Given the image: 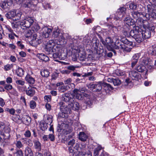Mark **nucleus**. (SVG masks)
<instances>
[{
  "mask_svg": "<svg viewBox=\"0 0 156 156\" xmlns=\"http://www.w3.org/2000/svg\"><path fill=\"white\" fill-rule=\"evenodd\" d=\"M16 147L19 149L22 148L23 147V145L20 141H17L15 143Z\"/></svg>",
  "mask_w": 156,
  "mask_h": 156,
  "instance_id": "nucleus-49",
  "label": "nucleus"
},
{
  "mask_svg": "<svg viewBox=\"0 0 156 156\" xmlns=\"http://www.w3.org/2000/svg\"><path fill=\"white\" fill-rule=\"evenodd\" d=\"M122 44H120L119 45L114 44V46H113L112 45H111L112 49V48L116 49H122Z\"/></svg>",
  "mask_w": 156,
  "mask_h": 156,
  "instance_id": "nucleus-55",
  "label": "nucleus"
},
{
  "mask_svg": "<svg viewBox=\"0 0 156 156\" xmlns=\"http://www.w3.org/2000/svg\"><path fill=\"white\" fill-rule=\"evenodd\" d=\"M75 140L73 139L72 140H69L67 143L68 145L70 146V147H73L74 144H75Z\"/></svg>",
  "mask_w": 156,
  "mask_h": 156,
  "instance_id": "nucleus-62",
  "label": "nucleus"
},
{
  "mask_svg": "<svg viewBox=\"0 0 156 156\" xmlns=\"http://www.w3.org/2000/svg\"><path fill=\"white\" fill-rule=\"evenodd\" d=\"M14 156H23L22 151L21 150H18L14 153Z\"/></svg>",
  "mask_w": 156,
  "mask_h": 156,
  "instance_id": "nucleus-53",
  "label": "nucleus"
},
{
  "mask_svg": "<svg viewBox=\"0 0 156 156\" xmlns=\"http://www.w3.org/2000/svg\"><path fill=\"white\" fill-rule=\"evenodd\" d=\"M12 67V66L10 64H7L4 66V69L5 71H8L11 69Z\"/></svg>",
  "mask_w": 156,
  "mask_h": 156,
  "instance_id": "nucleus-60",
  "label": "nucleus"
},
{
  "mask_svg": "<svg viewBox=\"0 0 156 156\" xmlns=\"http://www.w3.org/2000/svg\"><path fill=\"white\" fill-rule=\"evenodd\" d=\"M52 37L55 38H57L59 41H62L64 39L62 34H60L58 30H56L53 31L52 35Z\"/></svg>",
  "mask_w": 156,
  "mask_h": 156,
  "instance_id": "nucleus-17",
  "label": "nucleus"
},
{
  "mask_svg": "<svg viewBox=\"0 0 156 156\" xmlns=\"http://www.w3.org/2000/svg\"><path fill=\"white\" fill-rule=\"evenodd\" d=\"M136 23L139 25L138 26L140 28L145 30L148 29L149 27V24L147 20H144L141 18L137 19L136 21Z\"/></svg>",
  "mask_w": 156,
  "mask_h": 156,
  "instance_id": "nucleus-7",
  "label": "nucleus"
},
{
  "mask_svg": "<svg viewBox=\"0 0 156 156\" xmlns=\"http://www.w3.org/2000/svg\"><path fill=\"white\" fill-rule=\"evenodd\" d=\"M148 51L149 54H151L152 55H156V53L154 50V48L152 47L150 48Z\"/></svg>",
  "mask_w": 156,
  "mask_h": 156,
  "instance_id": "nucleus-50",
  "label": "nucleus"
},
{
  "mask_svg": "<svg viewBox=\"0 0 156 156\" xmlns=\"http://www.w3.org/2000/svg\"><path fill=\"white\" fill-rule=\"evenodd\" d=\"M121 41L122 43V44L125 45L126 46H133V42L129 41L126 37H124L122 38Z\"/></svg>",
  "mask_w": 156,
  "mask_h": 156,
  "instance_id": "nucleus-25",
  "label": "nucleus"
},
{
  "mask_svg": "<svg viewBox=\"0 0 156 156\" xmlns=\"http://www.w3.org/2000/svg\"><path fill=\"white\" fill-rule=\"evenodd\" d=\"M39 127L41 130H45L48 128L47 123H45L44 121H41L40 123Z\"/></svg>",
  "mask_w": 156,
  "mask_h": 156,
  "instance_id": "nucleus-33",
  "label": "nucleus"
},
{
  "mask_svg": "<svg viewBox=\"0 0 156 156\" xmlns=\"http://www.w3.org/2000/svg\"><path fill=\"white\" fill-rule=\"evenodd\" d=\"M39 29L40 27L37 24H34L32 28V30L34 32L37 31Z\"/></svg>",
  "mask_w": 156,
  "mask_h": 156,
  "instance_id": "nucleus-47",
  "label": "nucleus"
},
{
  "mask_svg": "<svg viewBox=\"0 0 156 156\" xmlns=\"http://www.w3.org/2000/svg\"><path fill=\"white\" fill-rule=\"evenodd\" d=\"M87 136L84 132H80L79 134V138L82 141H84L86 140Z\"/></svg>",
  "mask_w": 156,
  "mask_h": 156,
  "instance_id": "nucleus-34",
  "label": "nucleus"
},
{
  "mask_svg": "<svg viewBox=\"0 0 156 156\" xmlns=\"http://www.w3.org/2000/svg\"><path fill=\"white\" fill-rule=\"evenodd\" d=\"M140 54H135L132 57V60H135L138 61V59L140 57Z\"/></svg>",
  "mask_w": 156,
  "mask_h": 156,
  "instance_id": "nucleus-57",
  "label": "nucleus"
},
{
  "mask_svg": "<svg viewBox=\"0 0 156 156\" xmlns=\"http://www.w3.org/2000/svg\"><path fill=\"white\" fill-rule=\"evenodd\" d=\"M146 69V67L143 65L138 66L136 68V70L139 72H143Z\"/></svg>",
  "mask_w": 156,
  "mask_h": 156,
  "instance_id": "nucleus-40",
  "label": "nucleus"
},
{
  "mask_svg": "<svg viewBox=\"0 0 156 156\" xmlns=\"http://www.w3.org/2000/svg\"><path fill=\"white\" fill-rule=\"evenodd\" d=\"M73 96L76 99L81 100L83 99V95L80 92L78 89L75 88L73 90Z\"/></svg>",
  "mask_w": 156,
  "mask_h": 156,
  "instance_id": "nucleus-16",
  "label": "nucleus"
},
{
  "mask_svg": "<svg viewBox=\"0 0 156 156\" xmlns=\"http://www.w3.org/2000/svg\"><path fill=\"white\" fill-rule=\"evenodd\" d=\"M24 119L25 120V123L27 125H28L31 122V118L28 116L25 115L24 117Z\"/></svg>",
  "mask_w": 156,
  "mask_h": 156,
  "instance_id": "nucleus-43",
  "label": "nucleus"
},
{
  "mask_svg": "<svg viewBox=\"0 0 156 156\" xmlns=\"http://www.w3.org/2000/svg\"><path fill=\"white\" fill-rule=\"evenodd\" d=\"M154 4H149L147 5V8L148 9L149 15H151V16L153 18H156V13L155 12V9H154Z\"/></svg>",
  "mask_w": 156,
  "mask_h": 156,
  "instance_id": "nucleus-12",
  "label": "nucleus"
},
{
  "mask_svg": "<svg viewBox=\"0 0 156 156\" xmlns=\"http://www.w3.org/2000/svg\"><path fill=\"white\" fill-rule=\"evenodd\" d=\"M34 33L33 31H32V30H29L26 32L25 36L26 37H31Z\"/></svg>",
  "mask_w": 156,
  "mask_h": 156,
  "instance_id": "nucleus-44",
  "label": "nucleus"
},
{
  "mask_svg": "<svg viewBox=\"0 0 156 156\" xmlns=\"http://www.w3.org/2000/svg\"><path fill=\"white\" fill-rule=\"evenodd\" d=\"M107 81L109 82L112 83L114 86H119L121 83V80L118 78H113L110 77L107 78Z\"/></svg>",
  "mask_w": 156,
  "mask_h": 156,
  "instance_id": "nucleus-20",
  "label": "nucleus"
},
{
  "mask_svg": "<svg viewBox=\"0 0 156 156\" xmlns=\"http://www.w3.org/2000/svg\"><path fill=\"white\" fill-rule=\"evenodd\" d=\"M141 34L143 36L144 39H148L151 36V32L148 29L145 30L141 29Z\"/></svg>",
  "mask_w": 156,
  "mask_h": 156,
  "instance_id": "nucleus-22",
  "label": "nucleus"
},
{
  "mask_svg": "<svg viewBox=\"0 0 156 156\" xmlns=\"http://www.w3.org/2000/svg\"><path fill=\"white\" fill-rule=\"evenodd\" d=\"M24 135L26 137L29 138L30 137L31 135L30 131L29 130L26 131L24 133Z\"/></svg>",
  "mask_w": 156,
  "mask_h": 156,
  "instance_id": "nucleus-64",
  "label": "nucleus"
},
{
  "mask_svg": "<svg viewBox=\"0 0 156 156\" xmlns=\"http://www.w3.org/2000/svg\"><path fill=\"white\" fill-rule=\"evenodd\" d=\"M126 8L124 7H122L119 9L116 12L119 14L120 15H122V18L126 14Z\"/></svg>",
  "mask_w": 156,
  "mask_h": 156,
  "instance_id": "nucleus-32",
  "label": "nucleus"
},
{
  "mask_svg": "<svg viewBox=\"0 0 156 156\" xmlns=\"http://www.w3.org/2000/svg\"><path fill=\"white\" fill-rule=\"evenodd\" d=\"M129 78L126 80V81L128 84V83L132 82L131 79L132 80H137L140 76L138 73L135 71H131L129 73Z\"/></svg>",
  "mask_w": 156,
  "mask_h": 156,
  "instance_id": "nucleus-9",
  "label": "nucleus"
},
{
  "mask_svg": "<svg viewBox=\"0 0 156 156\" xmlns=\"http://www.w3.org/2000/svg\"><path fill=\"white\" fill-rule=\"evenodd\" d=\"M19 4L23 3L24 4V6L25 7L31 8L34 6L33 1H27L25 2V0H14Z\"/></svg>",
  "mask_w": 156,
  "mask_h": 156,
  "instance_id": "nucleus-13",
  "label": "nucleus"
},
{
  "mask_svg": "<svg viewBox=\"0 0 156 156\" xmlns=\"http://www.w3.org/2000/svg\"><path fill=\"white\" fill-rule=\"evenodd\" d=\"M129 46H126L125 45L122 44V49L124 51L129 52H130L132 49V48L129 47Z\"/></svg>",
  "mask_w": 156,
  "mask_h": 156,
  "instance_id": "nucleus-45",
  "label": "nucleus"
},
{
  "mask_svg": "<svg viewBox=\"0 0 156 156\" xmlns=\"http://www.w3.org/2000/svg\"><path fill=\"white\" fill-rule=\"evenodd\" d=\"M102 149L101 147L99 145L97 148H95L94 150L93 156H98V153Z\"/></svg>",
  "mask_w": 156,
  "mask_h": 156,
  "instance_id": "nucleus-42",
  "label": "nucleus"
},
{
  "mask_svg": "<svg viewBox=\"0 0 156 156\" xmlns=\"http://www.w3.org/2000/svg\"><path fill=\"white\" fill-rule=\"evenodd\" d=\"M72 81V79L71 78H69L64 80V82L65 84H67L69 85H70L71 88H72L73 87H74L75 85L73 83H71Z\"/></svg>",
  "mask_w": 156,
  "mask_h": 156,
  "instance_id": "nucleus-38",
  "label": "nucleus"
},
{
  "mask_svg": "<svg viewBox=\"0 0 156 156\" xmlns=\"http://www.w3.org/2000/svg\"><path fill=\"white\" fill-rule=\"evenodd\" d=\"M22 13L19 10L13 9L11 10L5 14V16L7 19H12L15 18L16 20L20 19Z\"/></svg>",
  "mask_w": 156,
  "mask_h": 156,
  "instance_id": "nucleus-4",
  "label": "nucleus"
},
{
  "mask_svg": "<svg viewBox=\"0 0 156 156\" xmlns=\"http://www.w3.org/2000/svg\"><path fill=\"white\" fill-rule=\"evenodd\" d=\"M24 71L21 68L18 67L16 70V73L18 76H22L24 74Z\"/></svg>",
  "mask_w": 156,
  "mask_h": 156,
  "instance_id": "nucleus-37",
  "label": "nucleus"
},
{
  "mask_svg": "<svg viewBox=\"0 0 156 156\" xmlns=\"http://www.w3.org/2000/svg\"><path fill=\"white\" fill-rule=\"evenodd\" d=\"M5 110L9 112L10 114L12 115H14L15 112V109L13 108L10 109L8 108H6Z\"/></svg>",
  "mask_w": 156,
  "mask_h": 156,
  "instance_id": "nucleus-51",
  "label": "nucleus"
},
{
  "mask_svg": "<svg viewBox=\"0 0 156 156\" xmlns=\"http://www.w3.org/2000/svg\"><path fill=\"white\" fill-rule=\"evenodd\" d=\"M25 156H34L33 152L30 148L27 147L25 150Z\"/></svg>",
  "mask_w": 156,
  "mask_h": 156,
  "instance_id": "nucleus-29",
  "label": "nucleus"
},
{
  "mask_svg": "<svg viewBox=\"0 0 156 156\" xmlns=\"http://www.w3.org/2000/svg\"><path fill=\"white\" fill-rule=\"evenodd\" d=\"M102 43L109 50H112L111 45H112L113 40L110 37H107L106 38L105 41H101Z\"/></svg>",
  "mask_w": 156,
  "mask_h": 156,
  "instance_id": "nucleus-11",
  "label": "nucleus"
},
{
  "mask_svg": "<svg viewBox=\"0 0 156 156\" xmlns=\"http://www.w3.org/2000/svg\"><path fill=\"white\" fill-rule=\"evenodd\" d=\"M84 96L86 97V98H87H87H86V99H84L86 104L89 107H90L92 104V102L90 100V96L89 95L86 94H85Z\"/></svg>",
  "mask_w": 156,
  "mask_h": 156,
  "instance_id": "nucleus-35",
  "label": "nucleus"
},
{
  "mask_svg": "<svg viewBox=\"0 0 156 156\" xmlns=\"http://www.w3.org/2000/svg\"><path fill=\"white\" fill-rule=\"evenodd\" d=\"M42 35L43 37L47 38L49 37L52 31V30L47 27H44L42 28Z\"/></svg>",
  "mask_w": 156,
  "mask_h": 156,
  "instance_id": "nucleus-14",
  "label": "nucleus"
},
{
  "mask_svg": "<svg viewBox=\"0 0 156 156\" xmlns=\"http://www.w3.org/2000/svg\"><path fill=\"white\" fill-rule=\"evenodd\" d=\"M78 59L81 61H86L88 60V58H87L86 53L83 52V53L79 54Z\"/></svg>",
  "mask_w": 156,
  "mask_h": 156,
  "instance_id": "nucleus-30",
  "label": "nucleus"
},
{
  "mask_svg": "<svg viewBox=\"0 0 156 156\" xmlns=\"http://www.w3.org/2000/svg\"><path fill=\"white\" fill-rule=\"evenodd\" d=\"M131 15L134 19H136V20L137 19H139L140 18H141L140 17L141 15H143V16L144 17L145 16L147 18L148 17L147 16H148V15H147L145 13H144V14H143L141 12L135 11H133L132 12H131Z\"/></svg>",
  "mask_w": 156,
  "mask_h": 156,
  "instance_id": "nucleus-19",
  "label": "nucleus"
},
{
  "mask_svg": "<svg viewBox=\"0 0 156 156\" xmlns=\"http://www.w3.org/2000/svg\"><path fill=\"white\" fill-rule=\"evenodd\" d=\"M111 18H113L116 20L120 21L122 19V15H120V14L117 12H116L115 14H112L111 16Z\"/></svg>",
  "mask_w": 156,
  "mask_h": 156,
  "instance_id": "nucleus-31",
  "label": "nucleus"
},
{
  "mask_svg": "<svg viewBox=\"0 0 156 156\" xmlns=\"http://www.w3.org/2000/svg\"><path fill=\"white\" fill-rule=\"evenodd\" d=\"M33 142L35 149L38 151H40L41 150V144L40 142L36 140H34Z\"/></svg>",
  "mask_w": 156,
  "mask_h": 156,
  "instance_id": "nucleus-27",
  "label": "nucleus"
},
{
  "mask_svg": "<svg viewBox=\"0 0 156 156\" xmlns=\"http://www.w3.org/2000/svg\"><path fill=\"white\" fill-rule=\"evenodd\" d=\"M125 23L129 26L132 25L134 22L133 20L131 19L129 16H127L124 20Z\"/></svg>",
  "mask_w": 156,
  "mask_h": 156,
  "instance_id": "nucleus-28",
  "label": "nucleus"
},
{
  "mask_svg": "<svg viewBox=\"0 0 156 156\" xmlns=\"http://www.w3.org/2000/svg\"><path fill=\"white\" fill-rule=\"evenodd\" d=\"M37 56L39 59L45 62H48L49 61V57L45 54L43 53H38Z\"/></svg>",
  "mask_w": 156,
  "mask_h": 156,
  "instance_id": "nucleus-23",
  "label": "nucleus"
},
{
  "mask_svg": "<svg viewBox=\"0 0 156 156\" xmlns=\"http://www.w3.org/2000/svg\"><path fill=\"white\" fill-rule=\"evenodd\" d=\"M48 139L51 141H54L55 140V137L53 133L50 134L48 136Z\"/></svg>",
  "mask_w": 156,
  "mask_h": 156,
  "instance_id": "nucleus-56",
  "label": "nucleus"
},
{
  "mask_svg": "<svg viewBox=\"0 0 156 156\" xmlns=\"http://www.w3.org/2000/svg\"><path fill=\"white\" fill-rule=\"evenodd\" d=\"M79 56V54L78 53H75L74 54H73L72 55V60L74 61H76L78 59Z\"/></svg>",
  "mask_w": 156,
  "mask_h": 156,
  "instance_id": "nucleus-46",
  "label": "nucleus"
},
{
  "mask_svg": "<svg viewBox=\"0 0 156 156\" xmlns=\"http://www.w3.org/2000/svg\"><path fill=\"white\" fill-rule=\"evenodd\" d=\"M10 0H7L3 2L1 5V7L3 9H5L8 8L9 6L12 5V2Z\"/></svg>",
  "mask_w": 156,
  "mask_h": 156,
  "instance_id": "nucleus-26",
  "label": "nucleus"
},
{
  "mask_svg": "<svg viewBox=\"0 0 156 156\" xmlns=\"http://www.w3.org/2000/svg\"><path fill=\"white\" fill-rule=\"evenodd\" d=\"M58 45L55 42L54 40H51L47 42L45 46V49L50 53L51 52L54 53L53 54L54 58H60L61 56H62V54L57 52L58 51L59 49L58 48Z\"/></svg>",
  "mask_w": 156,
  "mask_h": 156,
  "instance_id": "nucleus-1",
  "label": "nucleus"
},
{
  "mask_svg": "<svg viewBox=\"0 0 156 156\" xmlns=\"http://www.w3.org/2000/svg\"><path fill=\"white\" fill-rule=\"evenodd\" d=\"M44 98L46 102H49L51 100V96L49 95H46L44 97Z\"/></svg>",
  "mask_w": 156,
  "mask_h": 156,
  "instance_id": "nucleus-63",
  "label": "nucleus"
},
{
  "mask_svg": "<svg viewBox=\"0 0 156 156\" xmlns=\"http://www.w3.org/2000/svg\"><path fill=\"white\" fill-rule=\"evenodd\" d=\"M14 36H15L17 37H18V36L16 34H15L13 32L10 33L8 34V37L10 39H14Z\"/></svg>",
  "mask_w": 156,
  "mask_h": 156,
  "instance_id": "nucleus-52",
  "label": "nucleus"
},
{
  "mask_svg": "<svg viewBox=\"0 0 156 156\" xmlns=\"http://www.w3.org/2000/svg\"><path fill=\"white\" fill-rule=\"evenodd\" d=\"M34 22L33 19L30 17H26L24 20L21 21L20 25L26 28H29L33 24Z\"/></svg>",
  "mask_w": 156,
  "mask_h": 156,
  "instance_id": "nucleus-8",
  "label": "nucleus"
},
{
  "mask_svg": "<svg viewBox=\"0 0 156 156\" xmlns=\"http://www.w3.org/2000/svg\"><path fill=\"white\" fill-rule=\"evenodd\" d=\"M58 105L60 106V109L62 112L64 114H70L71 112V110L65 105V103L62 101L58 103Z\"/></svg>",
  "mask_w": 156,
  "mask_h": 156,
  "instance_id": "nucleus-10",
  "label": "nucleus"
},
{
  "mask_svg": "<svg viewBox=\"0 0 156 156\" xmlns=\"http://www.w3.org/2000/svg\"><path fill=\"white\" fill-rule=\"evenodd\" d=\"M5 88L7 90H9L12 88V86L10 84H5L4 86Z\"/></svg>",
  "mask_w": 156,
  "mask_h": 156,
  "instance_id": "nucleus-61",
  "label": "nucleus"
},
{
  "mask_svg": "<svg viewBox=\"0 0 156 156\" xmlns=\"http://www.w3.org/2000/svg\"><path fill=\"white\" fill-rule=\"evenodd\" d=\"M140 62L142 65L146 66L149 69L151 70L153 69L152 61L148 58L142 57Z\"/></svg>",
  "mask_w": 156,
  "mask_h": 156,
  "instance_id": "nucleus-6",
  "label": "nucleus"
},
{
  "mask_svg": "<svg viewBox=\"0 0 156 156\" xmlns=\"http://www.w3.org/2000/svg\"><path fill=\"white\" fill-rule=\"evenodd\" d=\"M26 93L27 95L32 97L35 93V90L33 87H29L26 90Z\"/></svg>",
  "mask_w": 156,
  "mask_h": 156,
  "instance_id": "nucleus-24",
  "label": "nucleus"
},
{
  "mask_svg": "<svg viewBox=\"0 0 156 156\" xmlns=\"http://www.w3.org/2000/svg\"><path fill=\"white\" fill-rule=\"evenodd\" d=\"M41 74L42 76L47 77L49 75V72L47 69L42 70L41 71Z\"/></svg>",
  "mask_w": 156,
  "mask_h": 156,
  "instance_id": "nucleus-39",
  "label": "nucleus"
},
{
  "mask_svg": "<svg viewBox=\"0 0 156 156\" xmlns=\"http://www.w3.org/2000/svg\"><path fill=\"white\" fill-rule=\"evenodd\" d=\"M17 45L21 49H23L24 48V45L23 44V42L21 41H19L17 43Z\"/></svg>",
  "mask_w": 156,
  "mask_h": 156,
  "instance_id": "nucleus-58",
  "label": "nucleus"
},
{
  "mask_svg": "<svg viewBox=\"0 0 156 156\" xmlns=\"http://www.w3.org/2000/svg\"><path fill=\"white\" fill-rule=\"evenodd\" d=\"M141 29L136 26L129 32L130 35L132 36L138 43L142 42L144 39L141 34Z\"/></svg>",
  "mask_w": 156,
  "mask_h": 156,
  "instance_id": "nucleus-3",
  "label": "nucleus"
},
{
  "mask_svg": "<svg viewBox=\"0 0 156 156\" xmlns=\"http://www.w3.org/2000/svg\"><path fill=\"white\" fill-rule=\"evenodd\" d=\"M103 86L104 87V89L106 91L108 90L110 91L113 89V88L110 84L106 83H103Z\"/></svg>",
  "mask_w": 156,
  "mask_h": 156,
  "instance_id": "nucleus-36",
  "label": "nucleus"
},
{
  "mask_svg": "<svg viewBox=\"0 0 156 156\" xmlns=\"http://www.w3.org/2000/svg\"><path fill=\"white\" fill-rule=\"evenodd\" d=\"M16 83L17 84L21 86H23L25 83V82L24 81L20 80H17L16 81Z\"/></svg>",
  "mask_w": 156,
  "mask_h": 156,
  "instance_id": "nucleus-54",
  "label": "nucleus"
},
{
  "mask_svg": "<svg viewBox=\"0 0 156 156\" xmlns=\"http://www.w3.org/2000/svg\"><path fill=\"white\" fill-rule=\"evenodd\" d=\"M56 86L58 87V90L61 92H63L67 90V86L64 85L63 83L62 82L57 83Z\"/></svg>",
  "mask_w": 156,
  "mask_h": 156,
  "instance_id": "nucleus-21",
  "label": "nucleus"
},
{
  "mask_svg": "<svg viewBox=\"0 0 156 156\" xmlns=\"http://www.w3.org/2000/svg\"><path fill=\"white\" fill-rule=\"evenodd\" d=\"M30 106L32 109H34L36 106V102L32 100L30 101Z\"/></svg>",
  "mask_w": 156,
  "mask_h": 156,
  "instance_id": "nucleus-48",
  "label": "nucleus"
},
{
  "mask_svg": "<svg viewBox=\"0 0 156 156\" xmlns=\"http://www.w3.org/2000/svg\"><path fill=\"white\" fill-rule=\"evenodd\" d=\"M129 7L130 9L134 10L136 9L137 6L134 3H131L129 4Z\"/></svg>",
  "mask_w": 156,
  "mask_h": 156,
  "instance_id": "nucleus-59",
  "label": "nucleus"
},
{
  "mask_svg": "<svg viewBox=\"0 0 156 156\" xmlns=\"http://www.w3.org/2000/svg\"><path fill=\"white\" fill-rule=\"evenodd\" d=\"M37 34L34 32L30 37L32 39L31 41L32 43L33 44L35 43L36 45H38L41 44L42 41L41 37V38L40 37L38 38H37Z\"/></svg>",
  "mask_w": 156,
  "mask_h": 156,
  "instance_id": "nucleus-15",
  "label": "nucleus"
},
{
  "mask_svg": "<svg viewBox=\"0 0 156 156\" xmlns=\"http://www.w3.org/2000/svg\"><path fill=\"white\" fill-rule=\"evenodd\" d=\"M72 96L69 93H66L63 95L62 99L65 102L68 103L69 107L73 110H77L79 108L80 105L78 103L75 101L74 98H72Z\"/></svg>",
  "mask_w": 156,
  "mask_h": 156,
  "instance_id": "nucleus-2",
  "label": "nucleus"
},
{
  "mask_svg": "<svg viewBox=\"0 0 156 156\" xmlns=\"http://www.w3.org/2000/svg\"><path fill=\"white\" fill-rule=\"evenodd\" d=\"M87 86L89 88L92 90L94 92H100L102 90L103 83L101 82L95 84L90 83L87 84Z\"/></svg>",
  "mask_w": 156,
  "mask_h": 156,
  "instance_id": "nucleus-5",
  "label": "nucleus"
},
{
  "mask_svg": "<svg viewBox=\"0 0 156 156\" xmlns=\"http://www.w3.org/2000/svg\"><path fill=\"white\" fill-rule=\"evenodd\" d=\"M25 80L30 85L33 86L35 82L34 78L29 74H27L25 77Z\"/></svg>",
  "mask_w": 156,
  "mask_h": 156,
  "instance_id": "nucleus-18",
  "label": "nucleus"
},
{
  "mask_svg": "<svg viewBox=\"0 0 156 156\" xmlns=\"http://www.w3.org/2000/svg\"><path fill=\"white\" fill-rule=\"evenodd\" d=\"M5 133L4 135L6 136L7 137L9 136V133L10 132V129L8 126H6L4 128Z\"/></svg>",
  "mask_w": 156,
  "mask_h": 156,
  "instance_id": "nucleus-41",
  "label": "nucleus"
}]
</instances>
